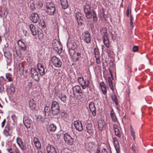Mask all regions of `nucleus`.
Returning a JSON list of instances; mask_svg holds the SVG:
<instances>
[{
    "label": "nucleus",
    "instance_id": "1",
    "mask_svg": "<svg viewBox=\"0 0 153 153\" xmlns=\"http://www.w3.org/2000/svg\"><path fill=\"white\" fill-rule=\"evenodd\" d=\"M84 10L85 16L87 19H91L92 18L94 22H97V19L96 13L94 10L91 11L90 4L86 3L84 7Z\"/></svg>",
    "mask_w": 153,
    "mask_h": 153
},
{
    "label": "nucleus",
    "instance_id": "2",
    "mask_svg": "<svg viewBox=\"0 0 153 153\" xmlns=\"http://www.w3.org/2000/svg\"><path fill=\"white\" fill-rule=\"evenodd\" d=\"M76 137L74 132L71 134L65 133L64 134V138L65 143L69 145H72L74 143V140Z\"/></svg>",
    "mask_w": 153,
    "mask_h": 153
},
{
    "label": "nucleus",
    "instance_id": "3",
    "mask_svg": "<svg viewBox=\"0 0 153 153\" xmlns=\"http://www.w3.org/2000/svg\"><path fill=\"white\" fill-rule=\"evenodd\" d=\"M56 10L55 5L51 2H48L46 3V11L50 16L53 15Z\"/></svg>",
    "mask_w": 153,
    "mask_h": 153
},
{
    "label": "nucleus",
    "instance_id": "4",
    "mask_svg": "<svg viewBox=\"0 0 153 153\" xmlns=\"http://www.w3.org/2000/svg\"><path fill=\"white\" fill-rule=\"evenodd\" d=\"M77 80L82 89H85L87 88H88L90 87V81L88 80H84L83 77H79L78 78Z\"/></svg>",
    "mask_w": 153,
    "mask_h": 153
},
{
    "label": "nucleus",
    "instance_id": "5",
    "mask_svg": "<svg viewBox=\"0 0 153 153\" xmlns=\"http://www.w3.org/2000/svg\"><path fill=\"white\" fill-rule=\"evenodd\" d=\"M52 46L53 49L56 53L60 54L62 52V49L60 42L57 40H54L53 41Z\"/></svg>",
    "mask_w": 153,
    "mask_h": 153
},
{
    "label": "nucleus",
    "instance_id": "6",
    "mask_svg": "<svg viewBox=\"0 0 153 153\" xmlns=\"http://www.w3.org/2000/svg\"><path fill=\"white\" fill-rule=\"evenodd\" d=\"M51 109L53 115H55L58 114L59 111V104L56 101H54L52 102Z\"/></svg>",
    "mask_w": 153,
    "mask_h": 153
},
{
    "label": "nucleus",
    "instance_id": "7",
    "mask_svg": "<svg viewBox=\"0 0 153 153\" xmlns=\"http://www.w3.org/2000/svg\"><path fill=\"white\" fill-rule=\"evenodd\" d=\"M51 62L54 66L57 68L60 67L62 64L60 59L56 56L52 57Z\"/></svg>",
    "mask_w": 153,
    "mask_h": 153
},
{
    "label": "nucleus",
    "instance_id": "8",
    "mask_svg": "<svg viewBox=\"0 0 153 153\" xmlns=\"http://www.w3.org/2000/svg\"><path fill=\"white\" fill-rule=\"evenodd\" d=\"M82 39L87 44L91 42V36L89 32L87 31L84 32L82 35Z\"/></svg>",
    "mask_w": 153,
    "mask_h": 153
},
{
    "label": "nucleus",
    "instance_id": "9",
    "mask_svg": "<svg viewBox=\"0 0 153 153\" xmlns=\"http://www.w3.org/2000/svg\"><path fill=\"white\" fill-rule=\"evenodd\" d=\"M30 74L32 78L34 80L38 81L39 80V76L36 70L33 68L30 69Z\"/></svg>",
    "mask_w": 153,
    "mask_h": 153
},
{
    "label": "nucleus",
    "instance_id": "10",
    "mask_svg": "<svg viewBox=\"0 0 153 153\" xmlns=\"http://www.w3.org/2000/svg\"><path fill=\"white\" fill-rule=\"evenodd\" d=\"M11 127L9 125H7L3 131V134L5 137H7L11 136Z\"/></svg>",
    "mask_w": 153,
    "mask_h": 153
},
{
    "label": "nucleus",
    "instance_id": "11",
    "mask_svg": "<svg viewBox=\"0 0 153 153\" xmlns=\"http://www.w3.org/2000/svg\"><path fill=\"white\" fill-rule=\"evenodd\" d=\"M31 21L34 23L39 22L40 20V17L38 14L36 13H32L30 16Z\"/></svg>",
    "mask_w": 153,
    "mask_h": 153
},
{
    "label": "nucleus",
    "instance_id": "12",
    "mask_svg": "<svg viewBox=\"0 0 153 153\" xmlns=\"http://www.w3.org/2000/svg\"><path fill=\"white\" fill-rule=\"evenodd\" d=\"M107 124L106 122L103 120H99L98 122V128L99 130L102 131L103 128H105Z\"/></svg>",
    "mask_w": 153,
    "mask_h": 153
},
{
    "label": "nucleus",
    "instance_id": "13",
    "mask_svg": "<svg viewBox=\"0 0 153 153\" xmlns=\"http://www.w3.org/2000/svg\"><path fill=\"white\" fill-rule=\"evenodd\" d=\"M74 125L76 129L79 131H81L83 130L82 123L79 121H75L74 122Z\"/></svg>",
    "mask_w": 153,
    "mask_h": 153
},
{
    "label": "nucleus",
    "instance_id": "14",
    "mask_svg": "<svg viewBox=\"0 0 153 153\" xmlns=\"http://www.w3.org/2000/svg\"><path fill=\"white\" fill-rule=\"evenodd\" d=\"M89 109L93 115L95 116L96 115V109L95 104L94 102H91L89 105Z\"/></svg>",
    "mask_w": 153,
    "mask_h": 153
},
{
    "label": "nucleus",
    "instance_id": "15",
    "mask_svg": "<svg viewBox=\"0 0 153 153\" xmlns=\"http://www.w3.org/2000/svg\"><path fill=\"white\" fill-rule=\"evenodd\" d=\"M113 128L115 135L120 137L121 136L120 128L116 124H114Z\"/></svg>",
    "mask_w": 153,
    "mask_h": 153
},
{
    "label": "nucleus",
    "instance_id": "16",
    "mask_svg": "<svg viewBox=\"0 0 153 153\" xmlns=\"http://www.w3.org/2000/svg\"><path fill=\"white\" fill-rule=\"evenodd\" d=\"M37 66L40 75L42 76H43L45 74L43 65L40 63H38Z\"/></svg>",
    "mask_w": 153,
    "mask_h": 153
},
{
    "label": "nucleus",
    "instance_id": "17",
    "mask_svg": "<svg viewBox=\"0 0 153 153\" xmlns=\"http://www.w3.org/2000/svg\"><path fill=\"white\" fill-rule=\"evenodd\" d=\"M23 122L25 126L27 128H30L31 120L30 118L26 117H24Z\"/></svg>",
    "mask_w": 153,
    "mask_h": 153
},
{
    "label": "nucleus",
    "instance_id": "18",
    "mask_svg": "<svg viewBox=\"0 0 153 153\" xmlns=\"http://www.w3.org/2000/svg\"><path fill=\"white\" fill-rule=\"evenodd\" d=\"M47 151L48 153H57L55 148L50 144L47 146Z\"/></svg>",
    "mask_w": 153,
    "mask_h": 153
},
{
    "label": "nucleus",
    "instance_id": "19",
    "mask_svg": "<svg viewBox=\"0 0 153 153\" xmlns=\"http://www.w3.org/2000/svg\"><path fill=\"white\" fill-rule=\"evenodd\" d=\"M82 16V14L79 12L76 13L75 14V17L79 25H81L82 23V20L81 19Z\"/></svg>",
    "mask_w": 153,
    "mask_h": 153
},
{
    "label": "nucleus",
    "instance_id": "20",
    "mask_svg": "<svg viewBox=\"0 0 153 153\" xmlns=\"http://www.w3.org/2000/svg\"><path fill=\"white\" fill-rule=\"evenodd\" d=\"M73 90L74 94L82 92L81 87L79 85H76L73 87Z\"/></svg>",
    "mask_w": 153,
    "mask_h": 153
},
{
    "label": "nucleus",
    "instance_id": "21",
    "mask_svg": "<svg viewBox=\"0 0 153 153\" xmlns=\"http://www.w3.org/2000/svg\"><path fill=\"white\" fill-rule=\"evenodd\" d=\"M36 102L34 100L31 99L30 100L29 102V107L32 110H34L36 108Z\"/></svg>",
    "mask_w": 153,
    "mask_h": 153
},
{
    "label": "nucleus",
    "instance_id": "22",
    "mask_svg": "<svg viewBox=\"0 0 153 153\" xmlns=\"http://www.w3.org/2000/svg\"><path fill=\"white\" fill-rule=\"evenodd\" d=\"M102 39L104 44L107 48H109L110 46V44L108 36H105L104 37H103Z\"/></svg>",
    "mask_w": 153,
    "mask_h": 153
},
{
    "label": "nucleus",
    "instance_id": "23",
    "mask_svg": "<svg viewBox=\"0 0 153 153\" xmlns=\"http://www.w3.org/2000/svg\"><path fill=\"white\" fill-rule=\"evenodd\" d=\"M17 44L19 47L22 50L25 51L26 50V48L25 47V43L20 40H19L17 42Z\"/></svg>",
    "mask_w": 153,
    "mask_h": 153
},
{
    "label": "nucleus",
    "instance_id": "24",
    "mask_svg": "<svg viewBox=\"0 0 153 153\" xmlns=\"http://www.w3.org/2000/svg\"><path fill=\"white\" fill-rule=\"evenodd\" d=\"M34 144L36 147L38 149H40L41 147V145L39 139L37 138H34Z\"/></svg>",
    "mask_w": 153,
    "mask_h": 153
},
{
    "label": "nucleus",
    "instance_id": "25",
    "mask_svg": "<svg viewBox=\"0 0 153 153\" xmlns=\"http://www.w3.org/2000/svg\"><path fill=\"white\" fill-rule=\"evenodd\" d=\"M44 112L45 116H48L51 113L50 107L47 106H45L44 109Z\"/></svg>",
    "mask_w": 153,
    "mask_h": 153
},
{
    "label": "nucleus",
    "instance_id": "26",
    "mask_svg": "<svg viewBox=\"0 0 153 153\" xmlns=\"http://www.w3.org/2000/svg\"><path fill=\"white\" fill-rule=\"evenodd\" d=\"M100 86L101 88L102 91V93L105 95L106 94L107 91L106 89V87L104 83L102 82L100 83Z\"/></svg>",
    "mask_w": 153,
    "mask_h": 153
},
{
    "label": "nucleus",
    "instance_id": "27",
    "mask_svg": "<svg viewBox=\"0 0 153 153\" xmlns=\"http://www.w3.org/2000/svg\"><path fill=\"white\" fill-rule=\"evenodd\" d=\"M74 95L75 98L78 100H81L84 96V94L82 92Z\"/></svg>",
    "mask_w": 153,
    "mask_h": 153
},
{
    "label": "nucleus",
    "instance_id": "28",
    "mask_svg": "<svg viewBox=\"0 0 153 153\" xmlns=\"http://www.w3.org/2000/svg\"><path fill=\"white\" fill-rule=\"evenodd\" d=\"M62 7L64 9L67 8L68 7L67 0H60Z\"/></svg>",
    "mask_w": 153,
    "mask_h": 153
},
{
    "label": "nucleus",
    "instance_id": "29",
    "mask_svg": "<svg viewBox=\"0 0 153 153\" xmlns=\"http://www.w3.org/2000/svg\"><path fill=\"white\" fill-rule=\"evenodd\" d=\"M110 115L112 120L114 121V122H117V119L116 117L115 113L113 109H112L111 111Z\"/></svg>",
    "mask_w": 153,
    "mask_h": 153
},
{
    "label": "nucleus",
    "instance_id": "30",
    "mask_svg": "<svg viewBox=\"0 0 153 153\" xmlns=\"http://www.w3.org/2000/svg\"><path fill=\"white\" fill-rule=\"evenodd\" d=\"M59 98L64 103H66V99H67V96L65 94H59Z\"/></svg>",
    "mask_w": 153,
    "mask_h": 153
},
{
    "label": "nucleus",
    "instance_id": "31",
    "mask_svg": "<svg viewBox=\"0 0 153 153\" xmlns=\"http://www.w3.org/2000/svg\"><path fill=\"white\" fill-rule=\"evenodd\" d=\"M48 129L51 132H54L56 129V127L54 124H51L49 125Z\"/></svg>",
    "mask_w": 153,
    "mask_h": 153
},
{
    "label": "nucleus",
    "instance_id": "32",
    "mask_svg": "<svg viewBox=\"0 0 153 153\" xmlns=\"http://www.w3.org/2000/svg\"><path fill=\"white\" fill-rule=\"evenodd\" d=\"M92 126L91 124H88L86 126V128L87 131L89 133H90L92 132Z\"/></svg>",
    "mask_w": 153,
    "mask_h": 153
},
{
    "label": "nucleus",
    "instance_id": "33",
    "mask_svg": "<svg viewBox=\"0 0 153 153\" xmlns=\"http://www.w3.org/2000/svg\"><path fill=\"white\" fill-rule=\"evenodd\" d=\"M101 33L102 36V37H104V36H107V30L105 27H102L101 30Z\"/></svg>",
    "mask_w": 153,
    "mask_h": 153
},
{
    "label": "nucleus",
    "instance_id": "34",
    "mask_svg": "<svg viewBox=\"0 0 153 153\" xmlns=\"http://www.w3.org/2000/svg\"><path fill=\"white\" fill-rule=\"evenodd\" d=\"M36 35L38 36L39 39L42 38L43 36L42 31L40 29L37 30V34Z\"/></svg>",
    "mask_w": 153,
    "mask_h": 153
},
{
    "label": "nucleus",
    "instance_id": "35",
    "mask_svg": "<svg viewBox=\"0 0 153 153\" xmlns=\"http://www.w3.org/2000/svg\"><path fill=\"white\" fill-rule=\"evenodd\" d=\"M18 70H19L20 71L23 72L24 71V67L22 63H19L18 67Z\"/></svg>",
    "mask_w": 153,
    "mask_h": 153
},
{
    "label": "nucleus",
    "instance_id": "36",
    "mask_svg": "<svg viewBox=\"0 0 153 153\" xmlns=\"http://www.w3.org/2000/svg\"><path fill=\"white\" fill-rule=\"evenodd\" d=\"M111 98L112 100L114 102L116 105L117 106L118 103L117 100V97L115 94H114L111 96Z\"/></svg>",
    "mask_w": 153,
    "mask_h": 153
},
{
    "label": "nucleus",
    "instance_id": "37",
    "mask_svg": "<svg viewBox=\"0 0 153 153\" xmlns=\"http://www.w3.org/2000/svg\"><path fill=\"white\" fill-rule=\"evenodd\" d=\"M104 10L102 9H100L99 12V15L100 18H102L104 17Z\"/></svg>",
    "mask_w": 153,
    "mask_h": 153
},
{
    "label": "nucleus",
    "instance_id": "38",
    "mask_svg": "<svg viewBox=\"0 0 153 153\" xmlns=\"http://www.w3.org/2000/svg\"><path fill=\"white\" fill-rule=\"evenodd\" d=\"M6 78L8 80L9 82L12 81V79L11 78L12 75L10 73H7L5 75Z\"/></svg>",
    "mask_w": 153,
    "mask_h": 153
},
{
    "label": "nucleus",
    "instance_id": "39",
    "mask_svg": "<svg viewBox=\"0 0 153 153\" xmlns=\"http://www.w3.org/2000/svg\"><path fill=\"white\" fill-rule=\"evenodd\" d=\"M130 130L131 132V135L132 137L134 140H135V132L131 125L130 126Z\"/></svg>",
    "mask_w": 153,
    "mask_h": 153
},
{
    "label": "nucleus",
    "instance_id": "40",
    "mask_svg": "<svg viewBox=\"0 0 153 153\" xmlns=\"http://www.w3.org/2000/svg\"><path fill=\"white\" fill-rule=\"evenodd\" d=\"M108 84L111 89L112 90H114L113 89V86L112 85V82L111 80V79L110 77H109L108 79Z\"/></svg>",
    "mask_w": 153,
    "mask_h": 153
},
{
    "label": "nucleus",
    "instance_id": "41",
    "mask_svg": "<svg viewBox=\"0 0 153 153\" xmlns=\"http://www.w3.org/2000/svg\"><path fill=\"white\" fill-rule=\"evenodd\" d=\"M94 53L95 54V57H97L100 56V53L98 49L97 48H96L94 49Z\"/></svg>",
    "mask_w": 153,
    "mask_h": 153
},
{
    "label": "nucleus",
    "instance_id": "42",
    "mask_svg": "<svg viewBox=\"0 0 153 153\" xmlns=\"http://www.w3.org/2000/svg\"><path fill=\"white\" fill-rule=\"evenodd\" d=\"M21 149L22 150H25L26 149V147L24 142L20 144V145H19Z\"/></svg>",
    "mask_w": 153,
    "mask_h": 153
},
{
    "label": "nucleus",
    "instance_id": "43",
    "mask_svg": "<svg viewBox=\"0 0 153 153\" xmlns=\"http://www.w3.org/2000/svg\"><path fill=\"white\" fill-rule=\"evenodd\" d=\"M16 142L18 145H20V144L23 143L22 139L19 137H17L16 139Z\"/></svg>",
    "mask_w": 153,
    "mask_h": 153
},
{
    "label": "nucleus",
    "instance_id": "44",
    "mask_svg": "<svg viewBox=\"0 0 153 153\" xmlns=\"http://www.w3.org/2000/svg\"><path fill=\"white\" fill-rule=\"evenodd\" d=\"M131 149L134 153H135L137 149V145L136 144H133L131 147Z\"/></svg>",
    "mask_w": 153,
    "mask_h": 153
},
{
    "label": "nucleus",
    "instance_id": "45",
    "mask_svg": "<svg viewBox=\"0 0 153 153\" xmlns=\"http://www.w3.org/2000/svg\"><path fill=\"white\" fill-rule=\"evenodd\" d=\"M36 5L38 8H41L43 6V4L42 1H38L36 3Z\"/></svg>",
    "mask_w": 153,
    "mask_h": 153
},
{
    "label": "nucleus",
    "instance_id": "46",
    "mask_svg": "<svg viewBox=\"0 0 153 153\" xmlns=\"http://www.w3.org/2000/svg\"><path fill=\"white\" fill-rule=\"evenodd\" d=\"M30 7L31 10H33L35 8V5L33 1H30Z\"/></svg>",
    "mask_w": 153,
    "mask_h": 153
},
{
    "label": "nucleus",
    "instance_id": "47",
    "mask_svg": "<svg viewBox=\"0 0 153 153\" xmlns=\"http://www.w3.org/2000/svg\"><path fill=\"white\" fill-rule=\"evenodd\" d=\"M61 116L64 119L67 118L68 117V114L67 113L64 112L61 113Z\"/></svg>",
    "mask_w": 153,
    "mask_h": 153
},
{
    "label": "nucleus",
    "instance_id": "48",
    "mask_svg": "<svg viewBox=\"0 0 153 153\" xmlns=\"http://www.w3.org/2000/svg\"><path fill=\"white\" fill-rule=\"evenodd\" d=\"M32 34L33 36H35L37 34V30H36L35 27L31 30Z\"/></svg>",
    "mask_w": 153,
    "mask_h": 153
},
{
    "label": "nucleus",
    "instance_id": "49",
    "mask_svg": "<svg viewBox=\"0 0 153 153\" xmlns=\"http://www.w3.org/2000/svg\"><path fill=\"white\" fill-rule=\"evenodd\" d=\"M77 47V45L75 42H73L72 44L71 49L72 50H74Z\"/></svg>",
    "mask_w": 153,
    "mask_h": 153
},
{
    "label": "nucleus",
    "instance_id": "50",
    "mask_svg": "<svg viewBox=\"0 0 153 153\" xmlns=\"http://www.w3.org/2000/svg\"><path fill=\"white\" fill-rule=\"evenodd\" d=\"M5 56L6 58V60L7 61V64L8 65H9V64L11 62V58L10 56L9 57H6L5 55Z\"/></svg>",
    "mask_w": 153,
    "mask_h": 153
},
{
    "label": "nucleus",
    "instance_id": "51",
    "mask_svg": "<svg viewBox=\"0 0 153 153\" xmlns=\"http://www.w3.org/2000/svg\"><path fill=\"white\" fill-rule=\"evenodd\" d=\"M10 89L11 91L13 92H14L15 91V88L14 86V85L13 84H11L10 86Z\"/></svg>",
    "mask_w": 153,
    "mask_h": 153
},
{
    "label": "nucleus",
    "instance_id": "52",
    "mask_svg": "<svg viewBox=\"0 0 153 153\" xmlns=\"http://www.w3.org/2000/svg\"><path fill=\"white\" fill-rule=\"evenodd\" d=\"M96 60V62L97 64H100V56L95 57Z\"/></svg>",
    "mask_w": 153,
    "mask_h": 153
},
{
    "label": "nucleus",
    "instance_id": "53",
    "mask_svg": "<svg viewBox=\"0 0 153 153\" xmlns=\"http://www.w3.org/2000/svg\"><path fill=\"white\" fill-rule=\"evenodd\" d=\"M94 147V145L92 143H88V147L90 149H91Z\"/></svg>",
    "mask_w": 153,
    "mask_h": 153
},
{
    "label": "nucleus",
    "instance_id": "54",
    "mask_svg": "<svg viewBox=\"0 0 153 153\" xmlns=\"http://www.w3.org/2000/svg\"><path fill=\"white\" fill-rule=\"evenodd\" d=\"M138 47L137 46H134L133 49V51L134 52H136L138 50Z\"/></svg>",
    "mask_w": 153,
    "mask_h": 153
},
{
    "label": "nucleus",
    "instance_id": "55",
    "mask_svg": "<svg viewBox=\"0 0 153 153\" xmlns=\"http://www.w3.org/2000/svg\"><path fill=\"white\" fill-rule=\"evenodd\" d=\"M23 32L24 35L25 36H29V34L27 32L26 30H23Z\"/></svg>",
    "mask_w": 153,
    "mask_h": 153
},
{
    "label": "nucleus",
    "instance_id": "56",
    "mask_svg": "<svg viewBox=\"0 0 153 153\" xmlns=\"http://www.w3.org/2000/svg\"><path fill=\"white\" fill-rule=\"evenodd\" d=\"M40 25L43 28H45V24L44 21H43L42 22L40 23Z\"/></svg>",
    "mask_w": 153,
    "mask_h": 153
},
{
    "label": "nucleus",
    "instance_id": "57",
    "mask_svg": "<svg viewBox=\"0 0 153 153\" xmlns=\"http://www.w3.org/2000/svg\"><path fill=\"white\" fill-rule=\"evenodd\" d=\"M101 153H108V152L106 149L105 148H104L102 150Z\"/></svg>",
    "mask_w": 153,
    "mask_h": 153
},
{
    "label": "nucleus",
    "instance_id": "58",
    "mask_svg": "<svg viewBox=\"0 0 153 153\" xmlns=\"http://www.w3.org/2000/svg\"><path fill=\"white\" fill-rule=\"evenodd\" d=\"M110 35L111 36L112 39L114 40L115 39V37L114 34H113L112 32H110Z\"/></svg>",
    "mask_w": 153,
    "mask_h": 153
},
{
    "label": "nucleus",
    "instance_id": "59",
    "mask_svg": "<svg viewBox=\"0 0 153 153\" xmlns=\"http://www.w3.org/2000/svg\"><path fill=\"white\" fill-rule=\"evenodd\" d=\"M130 18H131V19H130V20H131L130 26H131V27H132V28H133V26L132 25V24H133V23L132 22V20H133V18H132V16H131Z\"/></svg>",
    "mask_w": 153,
    "mask_h": 153
},
{
    "label": "nucleus",
    "instance_id": "60",
    "mask_svg": "<svg viewBox=\"0 0 153 153\" xmlns=\"http://www.w3.org/2000/svg\"><path fill=\"white\" fill-rule=\"evenodd\" d=\"M116 150L117 153H119L120 152V150L119 148V147L118 146H115Z\"/></svg>",
    "mask_w": 153,
    "mask_h": 153
},
{
    "label": "nucleus",
    "instance_id": "61",
    "mask_svg": "<svg viewBox=\"0 0 153 153\" xmlns=\"http://www.w3.org/2000/svg\"><path fill=\"white\" fill-rule=\"evenodd\" d=\"M6 119H4L1 123V127L3 128L5 124L6 123Z\"/></svg>",
    "mask_w": 153,
    "mask_h": 153
},
{
    "label": "nucleus",
    "instance_id": "62",
    "mask_svg": "<svg viewBox=\"0 0 153 153\" xmlns=\"http://www.w3.org/2000/svg\"><path fill=\"white\" fill-rule=\"evenodd\" d=\"M35 27L33 25V24H31L30 25V30L33 29H34V28H35Z\"/></svg>",
    "mask_w": 153,
    "mask_h": 153
},
{
    "label": "nucleus",
    "instance_id": "63",
    "mask_svg": "<svg viewBox=\"0 0 153 153\" xmlns=\"http://www.w3.org/2000/svg\"><path fill=\"white\" fill-rule=\"evenodd\" d=\"M96 153H100V150L99 147H98L96 149Z\"/></svg>",
    "mask_w": 153,
    "mask_h": 153
},
{
    "label": "nucleus",
    "instance_id": "64",
    "mask_svg": "<svg viewBox=\"0 0 153 153\" xmlns=\"http://www.w3.org/2000/svg\"><path fill=\"white\" fill-rule=\"evenodd\" d=\"M15 152L16 153H20L19 150L17 148H16L15 149Z\"/></svg>",
    "mask_w": 153,
    "mask_h": 153
}]
</instances>
